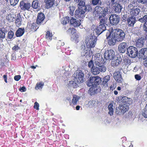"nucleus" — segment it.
<instances>
[{
  "instance_id": "nucleus-55",
  "label": "nucleus",
  "mask_w": 147,
  "mask_h": 147,
  "mask_svg": "<svg viewBox=\"0 0 147 147\" xmlns=\"http://www.w3.org/2000/svg\"><path fill=\"white\" fill-rule=\"evenodd\" d=\"M21 76L20 75L16 76L14 77V79L16 81H18L21 78Z\"/></svg>"
},
{
  "instance_id": "nucleus-5",
  "label": "nucleus",
  "mask_w": 147,
  "mask_h": 147,
  "mask_svg": "<svg viewBox=\"0 0 147 147\" xmlns=\"http://www.w3.org/2000/svg\"><path fill=\"white\" fill-rule=\"evenodd\" d=\"M138 50L136 48L132 46H129L127 50V54L130 57L135 58L138 55Z\"/></svg>"
},
{
  "instance_id": "nucleus-48",
  "label": "nucleus",
  "mask_w": 147,
  "mask_h": 147,
  "mask_svg": "<svg viewBox=\"0 0 147 147\" xmlns=\"http://www.w3.org/2000/svg\"><path fill=\"white\" fill-rule=\"evenodd\" d=\"M39 104L37 102H36L34 103V109H36L37 110H39Z\"/></svg>"
},
{
  "instance_id": "nucleus-45",
  "label": "nucleus",
  "mask_w": 147,
  "mask_h": 147,
  "mask_svg": "<svg viewBox=\"0 0 147 147\" xmlns=\"http://www.w3.org/2000/svg\"><path fill=\"white\" fill-rule=\"evenodd\" d=\"M117 86V85L116 84L113 83L112 85L111 86L110 88L111 91H113L114 92H117L116 90H115Z\"/></svg>"
},
{
  "instance_id": "nucleus-46",
  "label": "nucleus",
  "mask_w": 147,
  "mask_h": 147,
  "mask_svg": "<svg viewBox=\"0 0 147 147\" xmlns=\"http://www.w3.org/2000/svg\"><path fill=\"white\" fill-rule=\"evenodd\" d=\"M93 60L94 59L93 58L92 59L88 62V66L89 67L91 68H92V67L95 66Z\"/></svg>"
},
{
  "instance_id": "nucleus-29",
  "label": "nucleus",
  "mask_w": 147,
  "mask_h": 147,
  "mask_svg": "<svg viewBox=\"0 0 147 147\" xmlns=\"http://www.w3.org/2000/svg\"><path fill=\"white\" fill-rule=\"evenodd\" d=\"M116 41L117 39L115 38V37L112 35V36L109 38L108 43L110 46L114 45H115Z\"/></svg>"
},
{
  "instance_id": "nucleus-35",
  "label": "nucleus",
  "mask_w": 147,
  "mask_h": 147,
  "mask_svg": "<svg viewBox=\"0 0 147 147\" xmlns=\"http://www.w3.org/2000/svg\"><path fill=\"white\" fill-rule=\"evenodd\" d=\"M113 103H111L108 106V109L109 111L108 113L110 115H112L113 114Z\"/></svg>"
},
{
  "instance_id": "nucleus-40",
  "label": "nucleus",
  "mask_w": 147,
  "mask_h": 147,
  "mask_svg": "<svg viewBox=\"0 0 147 147\" xmlns=\"http://www.w3.org/2000/svg\"><path fill=\"white\" fill-rule=\"evenodd\" d=\"M69 12L71 16H73L74 14V11L75 9V7L74 6H70L69 7Z\"/></svg>"
},
{
  "instance_id": "nucleus-39",
  "label": "nucleus",
  "mask_w": 147,
  "mask_h": 147,
  "mask_svg": "<svg viewBox=\"0 0 147 147\" xmlns=\"http://www.w3.org/2000/svg\"><path fill=\"white\" fill-rule=\"evenodd\" d=\"M69 17L67 16L63 18L62 23L64 25L67 24V23H69Z\"/></svg>"
},
{
  "instance_id": "nucleus-14",
  "label": "nucleus",
  "mask_w": 147,
  "mask_h": 147,
  "mask_svg": "<svg viewBox=\"0 0 147 147\" xmlns=\"http://www.w3.org/2000/svg\"><path fill=\"white\" fill-rule=\"evenodd\" d=\"M106 30V27L105 25H102L101 24L98 26L96 29L94 30V32L96 34L97 36H98L103 31Z\"/></svg>"
},
{
  "instance_id": "nucleus-24",
  "label": "nucleus",
  "mask_w": 147,
  "mask_h": 147,
  "mask_svg": "<svg viewBox=\"0 0 147 147\" xmlns=\"http://www.w3.org/2000/svg\"><path fill=\"white\" fill-rule=\"evenodd\" d=\"M80 98V97L77 95H73L71 101L70 103V105H77L78 104V102Z\"/></svg>"
},
{
  "instance_id": "nucleus-54",
  "label": "nucleus",
  "mask_w": 147,
  "mask_h": 147,
  "mask_svg": "<svg viewBox=\"0 0 147 147\" xmlns=\"http://www.w3.org/2000/svg\"><path fill=\"white\" fill-rule=\"evenodd\" d=\"M110 78V76L109 75L106 76L104 78V81L108 82Z\"/></svg>"
},
{
  "instance_id": "nucleus-19",
  "label": "nucleus",
  "mask_w": 147,
  "mask_h": 147,
  "mask_svg": "<svg viewBox=\"0 0 147 147\" xmlns=\"http://www.w3.org/2000/svg\"><path fill=\"white\" fill-rule=\"evenodd\" d=\"M45 18L44 14L42 12L38 13L36 22L37 24L41 25Z\"/></svg>"
},
{
  "instance_id": "nucleus-57",
  "label": "nucleus",
  "mask_w": 147,
  "mask_h": 147,
  "mask_svg": "<svg viewBox=\"0 0 147 147\" xmlns=\"http://www.w3.org/2000/svg\"><path fill=\"white\" fill-rule=\"evenodd\" d=\"M138 2L139 3H144L146 2L147 0H137Z\"/></svg>"
},
{
  "instance_id": "nucleus-10",
  "label": "nucleus",
  "mask_w": 147,
  "mask_h": 147,
  "mask_svg": "<svg viewBox=\"0 0 147 147\" xmlns=\"http://www.w3.org/2000/svg\"><path fill=\"white\" fill-rule=\"evenodd\" d=\"M138 57L141 60L146 59L147 58V48H144L141 49L139 51Z\"/></svg>"
},
{
  "instance_id": "nucleus-23",
  "label": "nucleus",
  "mask_w": 147,
  "mask_h": 147,
  "mask_svg": "<svg viewBox=\"0 0 147 147\" xmlns=\"http://www.w3.org/2000/svg\"><path fill=\"white\" fill-rule=\"evenodd\" d=\"M128 23L130 26L133 27L134 24L137 22L134 16H131L129 17L127 19Z\"/></svg>"
},
{
  "instance_id": "nucleus-20",
  "label": "nucleus",
  "mask_w": 147,
  "mask_h": 147,
  "mask_svg": "<svg viewBox=\"0 0 147 147\" xmlns=\"http://www.w3.org/2000/svg\"><path fill=\"white\" fill-rule=\"evenodd\" d=\"M113 76L115 79L118 82H120L122 81V78L120 72L119 71H115L113 74Z\"/></svg>"
},
{
  "instance_id": "nucleus-18",
  "label": "nucleus",
  "mask_w": 147,
  "mask_h": 147,
  "mask_svg": "<svg viewBox=\"0 0 147 147\" xmlns=\"http://www.w3.org/2000/svg\"><path fill=\"white\" fill-rule=\"evenodd\" d=\"M20 6L22 9L25 10L26 9L28 10L30 7L31 5L29 3H26L24 1H22L20 2Z\"/></svg>"
},
{
  "instance_id": "nucleus-9",
  "label": "nucleus",
  "mask_w": 147,
  "mask_h": 147,
  "mask_svg": "<svg viewBox=\"0 0 147 147\" xmlns=\"http://www.w3.org/2000/svg\"><path fill=\"white\" fill-rule=\"evenodd\" d=\"M86 7H83L82 9L78 8L76 11L75 13V17L78 18H82L84 16V14L85 13V11H89L87 10H85Z\"/></svg>"
},
{
  "instance_id": "nucleus-11",
  "label": "nucleus",
  "mask_w": 147,
  "mask_h": 147,
  "mask_svg": "<svg viewBox=\"0 0 147 147\" xmlns=\"http://www.w3.org/2000/svg\"><path fill=\"white\" fill-rule=\"evenodd\" d=\"M119 101L122 102L123 104L128 105L131 103V99L126 96H120L118 97Z\"/></svg>"
},
{
  "instance_id": "nucleus-43",
  "label": "nucleus",
  "mask_w": 147,
  "mask_h": 147,
  "mask_svg": "<svg viewBox=\"0 0 147 147\" xmlns=\"http://www.w3.org/2000/svg\"><path fill=\"white\" fill-rule=\"evenodd\" d=\"M9 1L11 5L14 6L17 4L19 0H9Z\"/></svg>"
},
{
  "instance_id": "nucleus-17",
  "label": "nucleus",
  "mask_w": 147,
  "mask_h": 147,
  "mask_svg": "<svg viewBox=\"0 0 147 147\" xmlns=\"http://www.w3.org/2000/svg\"><path fill=\"white\" fill-rule=\"evenodd\" d=\"M108 17L100 16L98 17V19L100 22V24L107 26L109 24L108 20Z\"/></svg>"
},
{
  "instance_id": "nucleus-62",
  "label": "nucleus",
  "mask_w": 147,
  "mask_h": 147,
  "mask_svg": "<svg viewBox=\"0 0 147 147\" xmlns=\"http://www.w3.org/2000/svg\"><path fill=\"white\" fill-rule=\"evenodd\" d=\"M80 106L79 105H78L76 107V109L77 110H78L80 109Z\"/></svg>"
},
{
  "instance_id": "nucleus-42",
  "label": "nucleus",
  "mask_w": 147,
  "mask_h": 147,
  "mask_svg": "<svg viewBox=\"0 0 147 147\" xmlns=\"http://www.w3.org/2000/svg\"><path fill=\"white\" fill-rule=\"evenodd\" d=\"M54 0H47L46 3L47 5L51 7L54 4L53 1Z\"/></svg>"
},
{
  "instance_id": "nucleus-63",
  "label": "nucleus",
  "mask_w": 147,
  "mask_h": 147,
  "mask_svg": "<svg viewBox=\"0 0 147 147\" xmlns=\"http://www.w3.org/2000/svg\"><path fill=\"white\" fill-rule=\"evenodd\" d=\"M89 94L91 95L92 96V95H94L96 94V93L97 92H88Z\"/></svg>"
},
{
  "instance_id": "nucleus-8",
  "label": "nucleus",
  "mask_w": 147,
  "mask_h": 147,
  "mask_svg": "<svg viewBox=\"0 0 147 147\" xmlns=\"http://www.w3.org/2000/svg\"><path fill=\"white\" fill-rule=\"evenodd\" d=\"M104 56L106 60H111L115 57V52L112 50H107L105 52Z\"/></svg>"
},
{
  "instance_id": "nucleus-31",
  "label": "nucleus",
  "mask_w": 147,
  "mask_h": 147,
  "mask_svg": "<svg viewBox=\"0 0 147 147\" xmlns=\"http://www.w3.org/2000/svg\"><path fill=\"white\" fill-rule=\"evenodd\" d=\"M24 28H19L16 32V36L17 37H20L22 36L24 32Z\"/></svg>"
},
{
  "instance_id": "nucleus-30",
  "label": "nucleus",
  "mask_w": 147,
  "mask_h": 147,
  "mask_svg": "<svg viewBox=\"0 0 147 147\" xmlns=\"http://www.w3.org/2000/svg\"><path fill=\"white\" fill-rule=\"evenodd\" d=\"M140 10L138 8H134L131 9L130 11L131 14L134 16H137L140 12Z\"/></svg>"
},
{
  "instance_id": "nucleus-7",
  "label": "nucleus",
  "mask_w": 147,
  "mask_h": 147,
  "mask_svg": "<svg viewBox=\"0 0 147 147\" xmlns=\"http://www.w3.org/2000/svg\"><path fill=\"white\" fill-rule=\"evenodd\" d=\"M129 107L128 105L123 104L120 105L116 109V113L118 114H123L129 110Z\"/></svg>"
},
{
  "instance_id": "nucleus-59",
  "label": "nucleus",
  "mask_w": 147,
  "mask_h": 147,
  "mask_svg": "<svg viewBox=\"0 0 147 147\" xmlns=\"http://www.w3.org/2000/svg\"><path fill=\"white\" fill-rule=\"evenodd\" d=\"M87 47H85L84 45H82L81 47V49L82 51H87Z\"/></svg>"
},
{
  "instance_id": "nucleus-50",
  "label": "nucleus",
  "mask_w": 147,
  "mask_h": 147,
  "mask_svg": "<svg viewBox=\"0 0 147 147\" xmlns=\"http://www.w3.org/2000/svg\"><path fill=\"white\" fill-rule=\"evenodd\" d=\"M143 29L144 31L146 32L145 34L147 33V32H147V21L145 22L143 26Z\"/></svg>"
},
{
  "instance_id": "nucleus-34",
  "label": "nucleus",
  "mask_w": 147,
  "mask_h": 147,
  "mask_svg": "<svg viewBox=\"0 0 147 147\" xmlns=\"http://www.w3.org/2000/svg\"><path fill=\"white\" fill-rule=\"evenodd\" d=\"M97 66L100 71L104 72L106 71V67L105 66L104 63H102V65L101 64Z\"/></svg>"
},
{
  "instance_id": "nucleus-64",
  "label": "nucleus",
  "mask_w": 147,
  "mask_h": 147,
  "mask_svg": "<svg viewBox=\"0 0 147 147\" xmlns=\"http://www.w3.org/2000/svg\"><path fill=\"white\" fill-rule=\"evenodd\" d=\"M141 88H140L139 87H138L137 88V89H136V90L137 91H142V90H141Z\"/></svg>"
},
{
  "instance_id": "nucleus-58",
  "label": "nucleus",
  "mask_w": 147,
  "mask_h": 147,
  "mask_svg": "<svg viewBox=\"0 0 147 147\" xmlns=\"http://www.w3.org/2000/svg\"><path fill=\"white\" fill-rule=\"evenodd\" d=\"M102 84L103 85V86H104V87H105L108 86L107 82L105 81H103L102 82Z\"/></svg>"
},
{
  "instance_id": "nucleus-52",
  "label": "nucleus",
  "mask_w": 147,
  "mask_h": 147,
  "mask_svg": "<svg viewBox=\"0 0 147 147\" xmlns=\"http://www.w3.org/2000/svg\"><path fill=\"white\" fill-rule=\"evenodd\" d=\"M135 78L137 80H140L141 78V76L139 74H136L135 75Z\"/></svg>"
},
{
  "instance_id": "nucleus-60",
  "label": "nucleus",
  "mask_w": 147,
  "mask_h": 147,
  "mask_svg": "<svg viewBox=\"0 0 147 147\" xmlns=\"http://www.w3.org/2000/svg\"><path fill=\"white\" fill-rule=\"evenodd\" d=\"M143 64L145 66L147 67V59L143 62Z\"/></svg>"
},
{
  "instance_id": "nucleus-22",
  "label": "nucleus",
  "mask_w": 147,
  "mask_h": 147,
  "mask_svg": "<svg viewBox=\"0 0 147 147\" xmlns=\"http://www.w3.org/2000/svg\"><path fill=\"white\" fill-rule=\"evenodd\" d=\"M144 37L138 38L137 40L136 43V47L138 48H140L143 47L144 42Z\"/></svg>"
},
{
  "instance_id": "nucleus-15",
  "label": "nucleus",
  "mask_w": 147,
  "mask_h": 147,
  "mask_svg": "<svg viewBox=\"0 0 147 147\" xmlns=\"http://www.w3.org/2000/svg\"><path fill=\"white\" fill-rule=\"evenodd\" d=\"M103 7L100 6H96L95 7L93 12V14L94 17H97L100 16L102 14L103 11Z\"/></svg>"
},
{
  "instance_id": "nucleus-4",
  "label": "nucleus",
  "mask_w": 147,
  "mask_h": 147,
  "mask_svg": "<svg viewBox=\"0 0 147 147\" xmlns=\"http://www.w3.org/2000/svg\"><path fill=\"white\" fill-rule=\"evenodd\" d=\"M91 35L86 38L85 40V43L88 48L94 47L97 40L96 37L94 34Z\"/></svg>"
},
{
  "instance_id": "nucleus-51",
  "label": "nucleus",
  "mask_w": 147,
  "mask_h": 147,
  "mask_svg": "<svg viewBox=\"0 0 147 147\" xmlns=\"http://www.w3.org/2000/svg\"><path fill=\"white\" fill-rule=\"evenodd\" d=\"M71 31V33L72 34L73 33V34H74V33H75L76 32H75V30L74 28H72L71 30V28H69L67 31L68 32H70Z\"/></svg>"
},
{
  "instance_id": "nucleus-32",
  "label": "nucleus",
  "mask_w": 147,
  "mask_h": 147,
  "mask_svg": "<svg viewBox=\"0 0 147 147\" xmlns=\"http://www.w3.org/2000/svg\"><path fill=\"white\" fill-rule=\"evenodd\" d=\"M91 71L94 75H96L99 74L100 71L98 66L95 65L91 68Z\"/></svg>"
},
{
  "instance_id": "nucleus-2",
  "label": "nucleus",
  "mask_w": 147,
  "mask_h": 147,
  "mask_svg": "<svg viewBox=\"0 0 147 147\" xmlns=\"http://www.w3.org/2000/svg\"><path fill=\"white\" fill-rule=\"evenodd\" d=\"M112 35L115 37L117 41L122 42L125 38V33L121 29L116 28L113 30L112 32Z\"/></svg>"
},
{
  "instance_id": "nucleus-3",
  "label": "nucleus",
  "mask_w": 147,
  "mask_h": 147,
  "mask_svg": "<svg viewBox=\"0 0 147 147\" xmlns=\"http://www.w3.org/2000/svg\"><path fill=\"white\" fill-rule=\"evenodd\" d=\"M101 81V78L99 76H92L90 78L86 84L89 87L92 86L94 87L95 86L98 85Z\"/></svg>"
},
{
  "instance_id": "nucleus-1",
  "label": "nucleus",
  "mask_w": 147,
  "mask_h": 147,
  "mask_svg": "<svg viewBox=\"0 0 147 147\" xmlns=\"http://www.w3.org/2000/svg\"><path fill=\"white\" fill-rule=\"evenodd\" d=\"M78 70L73 75V81H69L68 84V86L76 88L77 87L78 84H80L82 82L83 80V77L84 74L83 71Z\"/></svg>"
},
{
  "instance_id": "nucleus-26",
  "label": "nucleus",
  "mask_w": 147,
  "mask_h": 147,
  "mask_svg": "<svg viewBox=\"0 0 147 147\" xmlns=\"http://www.w3.org/2000/svg\"><path fill=\"white\" fill-rule=\"evenodd\" d=\"M102 10L103 11L102 13V14L100 16L108 17L109 16H110V14L111 13L110 10L107 7L105 8L103 7Z\"/></svg>"
},
{
  "instance_id": "nucleus-25",
  "label": "nucleus",
  "mask_w": 147,
  "mask_h": 147,
  "mask_svg": "<svg viewBox=\"0 0 147 147\" xmlns=\"http://www.w3.org/2000/svg\"><path fill=\"white\" fill-rule=\"evenodd\" d=\"M79 2V3L78 5V8L82 9L83 7H86L85 10H87L88 11H89L90 9H91V7L89 5L85 6V2L82 0H80V1Z\"/></svg>"
},
{
  "instance_id": "nucleus-49",
  "label": "nucleus",
  "mask_w": 147,
  "mask_h": 147,
  "mask_svg": "<svg viewBox=\"0 0 147 147\" xmlns=\"http://www.w3.org/2000/svg\"><path fill=\"white\" fill-rule=\"evenodd\" d=\"M13 34L14 33L12 31H9L8 34V38L9 39H11L12 38Z\"/></svg>"
},
{
  "instance_id": "nucleus-47",
  "label": "nucleus",
  "mask_w": 147,
  "mask_h": 147,
  "mask_svg": "<svg viewBox=\"0 0 147 147\" xmlns=\"http://www.w3.org/2000/svg\"><path fill=\"white\" fill-rule=\"evenodd\" d=\"M145 110L143 114V115L144 117L147 118V104L145 107Z\"/></svg>"
},
{
  "instance_id": "nucleus-37",
  "label": "nucleus",
  "mask_w": 147,
  "mask_h": 147,
  "mask_svg": "<svg viewBox=\"0 0 147 147\" xmlns=\"http://www.w3.org/2000/svg\"><path fill=\"white\" fill-rule=\"evenodd\" d=\"M131 62L130 59L128 58H125L123 59V64L124 65H129L130 64Z\"/></svg>"
},
{
  "instance_id": "nucleus-56",
  "label": "nucleus",
  "mask_w": 147,
  "mask_h": 147,
  "mask_svg": "<svg viewBox=\"0 0 147 147\" xmlns=\"http://www.w3.org/2000/svg\"><path fill=\"white\" fill-rule=\"evenodd\" d=\"M19 90L20 91H21L22 90V92H24L25 91H26V87L25 86H23L22 87H20L19 89Z\"/></svg>"
},
{
  "instance_id": "nucleus-21",
  "label": "nucleus",
  "mask_w": 147,
  "mask_h": 147,
  "mask_svg": "<svg viewBox=\"0 0 147 147\" xmlns=\"http://www.w3.org/2000/svg\"><path fill=\"white\" fill-rule=\"evenodd\" d=\"M79 21L76 19L72 18L70 20V23L71 25H73L74 27H78L79 26L81 23L80 20Z\"/></svg>"
},
{
  "instance_id": "nucleus-13",
  "label": "nucleus",
  "mask_w": 147,
  "mask_h": 147,
  "mask_svg": "<svg viewBox=\"0 0 147 147\" xmlns=\"http://www.w3.org/2000/svg\"><path fill=\"white\" fill-rule=\"evenodd\" d=\"M128 45L127 43L126 42H122L120 43L118 45V49L119 52L121 53H123L127 51Z\"/></svg>"
},
{
  "instance_id": "nucleus-12",
  "label": "nucleus",
  "mask_w": 147,
  "mask_h": 147,
  "mask_svg": "<svg viewBox=\"0 0 147 147\" xmlns=\"http://www.w3.org/2000/svg\"><path fill=\"white\" fill-rule=\"evenodd\" d=\"M94 63L95 65L98 66L101 64L102 65L103 63V59L101 56H100L98 57L97 55H95L94 57H93Z\"/></svg>"
},
{
  "instance_id": "nucleus-41",
  "label": "nucleus",
  "mask_w": 147,
  "mask_h": 147,
  "mask_svg": "<svg viewBox=\"0 0 147 147\" xmlns=\"http://www.w3.org/2000/svg\"><path fill=\"white\" fill-rule=\"evenodd\" d=\"M138 21L141 22H145L147 21V15H145L142 18H140L137 22Z\"/></svg>"
},
{
  "instance_id": "nucleus-16",
  "label": "nucleus",
  "mask_w": 147,
  "mask_h": 147,
  "mask_svg": "<svg viewBox=\"0 0 147 147\" xmlns=\"http://www.w3.org/2000/svg\"><path fill=\"white\" fill-rule=\"evenodd\" d=\"M112 60L111 65L114 67L119 65L122 61L121 58L117 57H114Z\"/></svg>"
},
{
  "instance_id": "nucleus-27",
  "label": "nucleus",
  "mask_w": 147,
  "mask_h": 147,
  "mask_svg": "<svg viewBox=\"0 0 147 147\" xmlns=\"http://www.w3.org/2000/svg\"><path fill=\"white\" fill-rule=\"evenodd\" d=\"M113 9L115 13H119L121 11L122 8L120 4H116L113 6Z\"/></svg>"
},
{
  "instance_id": "nucleus-61",
  "label": "nucleus",
  "mask_w": 147,
  "mask_h": 147,
  "mask_svg": "<svg viewBox=\"0 0 147 147\" xmlns=\"http://www.w3.org/2000/svg\"><path fill=\"white\" fill-rule=\"evenodd\" d=\"M51 37L52 33L49 32V35H48V38L49 37V39H50V40H51L52 39Z\"/></svg>"
},
{
  "instance_id": "nucleus-28",
  "label": "nucleus",
  "mask_w": 147,
  "mask_h": 147,
  "mask_svg": "<svg viewBox=\"0 0 147 147\" xmlns=\"http://www.w3.org/2000/svg\"><path fill=\"white\" fill-rule=\"evenodd\" d=\"M40 4L39 1L37 0H34L32 2L31 6L34 9H39L40 7Z\"/></svg>"
},
{
  "instance_id": "nucleus-33",
  "label": "nucleus",
  "mask_w": 147,
  "mask_h": 147,
  "mask_svg": "<svg viewBox=\"0 0 147 147\" xmlns=\"http://www.w3.org/2000/svg\"><path fill=\"white\" fill-rule=\"evenodd\" d=\"M7 32L4 28H0V39L1 40L5 37V33Z\"/></svg>"
},
{
  "instance_id": "nucleus-6",
  "label": "nucleus",
  "mask_w": 147,
  "mask_h": 147,
  "mask_svg": "<svg viewBox=\"0 0 147 147\" xmlns=\"http://www.w3.org/2000/svg\"><path fill=\"white\" fill-rule=\"evenodd\" d=\"M109 20L110 23L112 25L116 26L119 23L120 20L119 16L116 14H111Z\"/></svg>"
},
{
  "instance_id": "nucleus-53",
  "label": "nucleus",
  "mask_w": 147,
  "mask_h": 147,
  "mask_svg": "<svg viewBox=\"0 0 147 147\" xmlns=\"http://www.w3.org/2000/svg\"><path fill=\"white\" fill-rule=\"evenodd\" d=\"M20 47H19L18 45H16L13 47L12 49L13 51H16L18 50L19 49H20Z\"/></svg>"
},
{
  "instance_id": "nucleus-44",
  "label": "nucleus",
  "mask_w": 147,
  "mask_h": 147,
  "mask_svg": "<svg viewBox=\"0 0 147 147\" xmlns=\"http://www.w3.org/2000/svg\"><path fill=\"white\" fill-rule=\"evenodd\" d=\"M92 4L93 5H97L99 4H101V1L100 0H92Z\"/></svg>"
},
{
  "instance_id": "nucleus-36",
  "label": "nucleus",
  "mask_w": 147,
  "mask_h": 147,
  "mask_svg": "<svg viewBox=\"0 0 147 147\" xmlns=\"http://www.w3.org/2000/svg\"><path fill=\"white\" fill-rule=\"evenodd\" d=\"M22 18L21 16L20 15H18L17 18L16 20L15 23L17 25V26L20 25L21 24V21Z\"/></svg>"
},
{
  "instance_id": "nucleus-38",
  "label": "nucleus",
  "mask_w": 147,
  "mask_h": 147,
  "mask_svg": "<svg viewBox=\"0 0 147 147\" xmlns=\"http://www.w3.org/2000/svg\"><path fill=\"white\" fill-rule=\"evenodd\" d=\"M44 84V83L42 82L37 83L35 87V89L37 90L40 88H42Z\"/></svg>"
}]
</instances>
